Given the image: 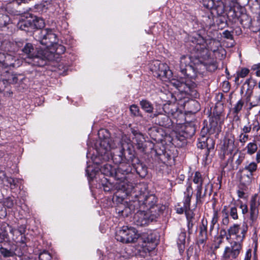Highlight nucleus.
<instances>
[{
	"mask_svg": "<svg viewBox=\"0 0 260 260\" xmlns=\"http://www.w3.org/2000/svg\"><path fill=\"white\" fill-rule=\"evenodd\" d=\"M252 255V249L249 248L247 250L244 260H251Z\"/></svg>",
	"mask_w": 260,
	"mask_h": 260,
	"instance_id": "obj_51",
	"label": "nucleus"
},
{
	"mask_svg": "<svg viewBox=\"0 0 260 260\" xmlns=\"http://www.w3.org/2000/svg\"><path fill=\"white\" fill-rule=\"evenodd\" d=\"M256 152V154L255 157V160L256 161V163L258 164L260 162V149H257Z\"/></svg>",
	"mask_w": 260,
	"mask_h": 260,
	"instance_id": "obj_56",
	"label": "nucleus"
},
{
	"mask_svg": "<svg viewBox=\"0 0 260 260\" xmlns=\"http://www.w3.org/2000/svg\"><path fill=\"white\" fill-rule=\"evenodd\" d=\"M209 141H212L211 139L207 138L205 137H202L198 139V143L197 146L198 148L201 149H204L207 147V149H209V147L207 143Z\"/></svg>",
	"mask_w": 260,
	"mask_h": 260,
	"instance_id": "obj_32",
	"label": "nucleus"
},
{
	"mask_svg": "<svg viewBox=\"0 0 260 260\" xmlns=\"http://www.w3.org/2000/svg\"><path fill=\"white\" fill-rule=\"evenodd\" d=\"M66 48L62 45L58 44L55 42L51 47L48 48H44L42 57L45 59L52 60L55 59V55H61L64 53Z\"/></svg>",
	"mask_w": 260,
	"mask_h": 260,
	"instance_id": "obj_12",
	"label": "nucleus"
},
{
	"mask_svg": "<svg viewBox=\"0 0 260 260\" xmlns=\"http://www.w3.org/2000/svg\"><path fill=\"white\" fill-rule=\"evenodd\" d=\"M4 84V80H0V92L2 90L3 84Z\"/></svg>",
	"mask_w": 260,
	"mask_h": 260,
	"instance_id": "obj_62",
	"label": "nucleus"
},
{
	"mask_svg": "<svg viewBox=\"0 0 260 260\" xmlns=\"http://www.w3.org/2000/svg\"><path fill=\"white\" fill-rule=\"evenodd\" d=\"M223 243V241L221 240V238H215L213 246L214 249H217L220 247V245Z\"/></svg>",
	"mask_w": 260,
	"mask_h": 260,
	"instance_id": "obj_44",
	"label": "nucleus"
},
{
	"mask_svg": "<svg viewBox=\"0 0 260 260\" xmlns=\"http://www.w3.org/2000/svg\"><path fill=\"white\" fill-rule=\"evenodd\" d=\"M202 4L204 7L208 9H215L218 14H222L224 11V7L222 3H219L217 6L215 5L213 0H202Z\"/></svg>",
	"mask_w": 260,
	"mask_h": 260,
	"instance_id": "obj_19",
	"label": "nucleus"
},
{
	"mask_svg": "<svg viewBox=\"0 0 260 260\" xmlns=\"http://www.w3.org/2000/svg\"><path fill=\"white\" fill-rule=\"evenodd\" d=\"M218 219V215L217 211H214L211 223L215 225L217 222Z\"/></svg>",
	"mask_w": 260,
	"mask_h": 260,
	"instance_id": "obj_49",
	"label": "nucleus"
},
{
	"mask_svg": "<svg viewBox=\"0 0 260 260\" xmlns=\"http://www.w3.org/2000/svg\"><path fill=\"white\" fill-rule=\"evenodd\" d=\"M32 28L41 29L45 26V21L43 19L40 17L32 18Z\"/></svg>",
	"mask_w": 260,
	"mask_h": 260,
	"instance_id": "obj_30",
	"label": "nucleus"
},
{
	"mask_svg": "<svg viewBox=\"0 0 260 260\" xmlns=\"http://www.w3.org/2000/svg\"><path fill=\"white\" fill-rule=\"evenodd\" d=\"M104 190L105 191H110L111 190V187L109 186L108 185H104Z\"/></svg>",
	"mask_w": 260,
	"mask_h": 260,
	"instance_id": "obj_59",
	"label": "nucleus"
},
{
	"mask_svg": "<svg viewBox=\"0 0 260 260\" xmlns=\"http://www.w3.org/2000/svg\"><path fill=\"white\" fill-rule=\"evenodd\" d=\"M4 205L7 208H11L14 205L13 201L10 198H7L4 202Z\"/></svg>",
	"mask_w": 260,
	"mask_h": 260,
	"instance_id": "obj_46",
	"label": "nucleus"
},
{
	"mask_svg": "<svg viewBox=\"0 0 260 260\" xmlns=\"http://www.w3.org/2000/svg\"><path fill=\"white\" fill-rule=\"evenodd\" d=\"M172 158V156L166 152H165L163 155L161 156V159L164 161L165 163H168L169 161Z\"/></svg>",
	"mask_w": 260,
	"mask_h": 260,
	"instance_id": "obj_47",
	"label": "nucleus"
},
{
	"mask_svg": "<svg viewBox=\"0 0 260 260\" xmlns=\"http://www.w3.org/2000/svg\"><path fill=\"white\" fill-rule=\"evenodd\" d=\"M252 69L256 71L255 74L257 76L260 77V63L254 64L252 67Z\"/></svg>",
	"mask_w": 260,
	"mask_h": 260,
	"instance_id": "obj_50",
	"label": "nucleus"
},
{
	"mask_svg": "<svg viewBox=\"0 0 260 260\" xmlns=\"http://www.w3.org/2000/svg\"><path fill=\"white\" fill-rule=\"evenodd\" d=\"M44 51V49L39 50L37 53L35 54V49L32 44L28 43H26L22 51L26 55L27 57L30 61L27 62L34 66H41L44 64V58L42 57V54Z\"/></svg>",
	"mask_w": 260,
	"mask_h": 260,
	"instance_id": "obj_10",
	"label": "nucleus"
},
{
	"mask_svg": "<svg viewBox=\"0 0 260 260\" xmlns=\"http://www.w3.org/2000/svg\"><path fill=\"white\" fill-rule=\"evenodd\" d=\"M196 200L197 202H201L202 199L204 198L206 195V189H205V192L204 193L202 192L203 190V186H196Z\"/></svg>",
	"mask_w": 260,
	"mask_h": 260,
	"instance_id": "obj_33",
	"label": "nucleus"
},
{
	"mask_svg": "<svg viewBox=\"0 0 260 260\" xmlns=\"http://www.w3.org/2000/svg\"><path fill=\"white\" fill-rule=\"evenodd\" d=\"M141 108L146 112L148 113H152L153 106L152 103L147 100H142L140 102Z\"/></svg>",
	"mask_w": 260,
	"mask_h": 260,
	"instance_id": "obj_26",
	"label": "nucleus"
},
{
	"mask_svg": "<svg viewBox=\"0 0 260 260\" xmlns=\"http://www.w3.org/2000/svg\"><path fill=\"white\" fill-rule=\"evenodd\" d=\"M240 208L242 210V213L243 214H245L248 212V207L246 204L241 203L240 206Z\"/></svg>",
	"mask_w": 260,
	"mask_h": 260,
	"instance_id": "obj_52",
	"label": "nucleus"
},
{
	"mask_svg": "<svg viewBox=\"0 0 260 260\" xmlns=\"http://www.w3.org/2000/svg\"><path fill=\"white\" fill-rule=\"evenodd\" d=\"M9 224H3L0 228V243L9 238L8 233Z\"/></svg>",
	"mask_w": 260,
	"mask_h": 260,
	"instance_id": "obj_27",
	"label": "nucleus"
},
{
	"mask_svg": "<svg viewBox=\"0 0 260 260\" xmlns=\"http://www.w3.org/2000/svg\"><path fill=\"white\" fill-rule=\"evenodd\" d=\"M38 39L40 43L45 46V48L51 47L57 40L56 35L49 28L40 30L38 34Z\"/></svg>",
	"mask_w": 260,
	"mask_h": 260,
	"instance_id": "obj_13",
	"label": "nucleus"
},
{
	"mask_svg": "<svg viewBox=\"0 0 260 260\" xmlns=\"http://www.w3.org/2000/svg\"><path fill=\"white\" fill-rule=\"evenodd\" d=\"M17 25L21 30L28 31V28H32V17L26 19L22 18L19 21Z\"/></svg>",
	"mask_w": 260,
	"mask_h": 260,
	"instance_id": "obj_24",
	"label": "nucleus"
},
{
	"mask_svg": "<svg viewBox=\"0 0 260 260\" xmlns=\"http://www.w3.org/2000/svg\"><path fill=\"white\" fill-rule=\"evenodd\" d=\"M204 178L203 177L202 174L199 172H196L193 177V182L197 185V186H203Z\"/></svg>",
	"mask_w": 260,
	"mask_h": 260,
	"instance_id": "obj_31",
	"label": "nucleus"
},
{
	"mask_svg": "<svg viewBox=\"0 0 260 260\" xmlns=\"http://www.w3.org/2000/svg\"><path fill=\"white\" fill-rule=\"evenodd\" d=\"M133 134L134 135V137H133V140H131L130 138L126 136V135H123L122 136V138L121 139H120L118 138H115L114 139L111 138L112 139L111 143L112 145H114L115 144L116 147L117 148H119L121 147V146L123 144V141L122 139L124 137H127L130 141L131 146L129 147V148L132 152H133L134 155H135L134 151L133 150V148L136 147V148L142 151H143L144 150V142H145V138H144V136L140 133L136 132V131H133ZM136 159H137L138 160H135L134 161V165H135V163H137L138 165L139 164L138 163L139 161L138 159L135 156Z\"/></svg>",
	"mask_w": 260,
	"mask_h": 260,
	"instance_id": "obj_6",
	"label": "nucleus"
},
{
	"mask_svg": "<svg viewBox=\"0 0 260 260\" xmlns=\"http://www.w3.org/2000/svg\"><path fill=\"white\" fill-rule=\"evenodd\" d=\"M151 70L158 78L162 81L169 82L171 83L172 72L170 70L167 64L161 63L159 61H154L150 67Z\"/></svg>",
	"mask_w": 260,
	"mask_h": 260,
	"instance_id": "obj_8",
	"label": "nucleus"
},
{
	"mask_svg": "<svg viewBox=\"0 0 260 260\" xmlns=\"http://www.w3.org/2000/svg\"><path fill=\"white\" fill-rule=\"evenodd\" d=\"M222 223L225 225H227L229 223V218L227 213H225L224 217H223Z\"/></svg>",
	"mask_w": 260,
	"mask_h": 260,
	"instance_id": "obj_54",
	"label": "nucleus"
},
{
	"mask_svg": "<svg viewBox=\"0 0 260 260\" xmlns=\"http://www.w3.org/2000/svg\"><path fill=\"white\" fill-rule=\"evenodd\" d=\"M183 212H185V209L184 208V206L181 208H178L177 209V212L179 214H182L183 213Z\"/></svg>",
	"mask_w": 260,
	"mask_h": 260,
	"instance_id": "obj_57",
	"label": "nucleus"
},
{
	"mask_svg": "<svg viewBox=\"0 0 260 260\" xmlns=\"http://www.w3.org/2000/svg\"><path fill=\"white\" fill-rule=\"evenodd\" d=\"M230 214L231 217L234 220L238 219L237 209L236 207H232L230 209Z\"/></svg>",
	"mask_w": 260,
	"mask_h": 260,
	"instance_id": "obj_43",
	"label": "nucleus"
},
{
	"mask_svg": "<svg viewBox=\"0 0 260 260\" xmlns=\"http://www.w3.org/2000/svg\"><path fill=\"white\" fill-rule=\"evenodd\" d=\"M7 181L11 185L15 186L18 182V180L17 179L10 177L7 179Z\"/></svg>",
	"mask_w": 260,
	"mask_h": 260,
	"instance_id": "obj_53",
	"label": "nucleus"
},
{
	"mask_svg": "<svg viewBox=\"0 0 260 260\" xmlns=\"http://www.w3.org/2000/svg\"><path fill=\"white\" fill-rule=\"evenodd\" d=\"M253 130H255L257 133V136L260 137V124H258L253 127Z\"/></svg>",
	"mask_w": 260,
	"mask_h": 260,
	"instance_id": "obj_55",
	"label": "nucleus"
},
{
	"mask_svg": "<svg viewBox=\"0 0 260 260\" xmlns=\"http://www.w3.org/2000/svg\"><path fill=\"white\" fill-rule=\"evenodd\" d=\"M223 37L227 39L233 40V35L232 34V32L229 30H224L223 32Z\"/></svg>",
	"mask_w": 260,
	"mask_h": 260,
	"instance_id": "obj_45",
	"label": "nucleus"
},
{
	"mask_svg": "<svg viewBox=\"0 0 260 260\" xmlns=\"http://www.w3.org/2000/svg\"><path fill=\"white\" fill-rule=\"evenodd\" d=\"M214 224H212L211 223L210 227V232H211L213 230Z\"/></svg>",
	"mask_w": 260,
	"mask_h": 260,
	"instance_id": "obj_63",
	"label": "nucleus"
},
{
	"mask_svg": "<svg viewBox=\"0 0 260 260\" xmlns=\"http://www.w3.org/2000/svg\"><path fill=\"white\" fill-rule=\"evenodd\" d=\"M25 250H21L20 251H17L16 248H12L8 249L6 248L1 247L0 252L1 254L5 257H12L14 255L18 256H21L23 254Z\"/></svg>",
	"mask_w": 260,
	"mask_h": 260,
	"instance_id": "obj_20",
	"label": "nucleus"
},
{
	"mask_svg": "<svg viewBox=\"0 0 260 260\" xmlns=\"http://www.w3.org/2000/svg\"><path fill=\"white\" fill-rule=\"evenodd\" d=\"M134 188L133 189L131 193H128L127 195L134 193L136 192L137 190H140V193L134 194V196L138 198L139 200L143 201L144 204L146 206H149L150 208H152L157 202V199L155 196L153 194H150L148 196L145 195V191L146 189V185L144 183L136 184L135 179H134Z\"/></svg>",
	"mask_w": 260,
	"mask_h": 260,
	"instance_id": "obj_9",
	"label": "nucleus"
},
{
	"mask_svg": "<svg viewBox=\"0 0 260 260\" xmlns=\"http://www.w3.org/2000/svg\"><path fill=\"white\" fill-rule=\"evenodd\" d=\"M206 67L201 62L187 66V68L181 70L180 72L184 77L179 79H173L171 81V84L175 87L181 93L189 95L196 98L198 95L195 89L196 84L194 80L199 74V69L201 67Z\"/></svg>",
	"mask_w": 260,
	"mask_h": 260,
	"instance_id": "obj_3",
	"label": "nucleus"
},
{
	"mask_svg": "<svg viewBox=\"0 0 260 260\" xmlns=\"http://www.w3.org/2000/svg\"><path fill=\"white\" fill-rule=\"evenodd\" d=\"M23 79V76L20 74H9L6 80L10 84H15L22 81Z\"/></svg>",
	"mask_w": 260,
	"mask_h": 260,
	"instance_id": "obj_28",
	"label": "nucleus"
},
{
	"mask_svg": "<svg viewBox=\"0 0 260 260\" xmlns=\"http://www.w3.org/2000/svg\"><path fill=\"white\" fill-rule=\"evenodd\" d=\"M242 179H245L244 181V184L245 185H249L253 180V174L249 173L247 175H244Z\"/></svg>",
	"mask_w": 260,
	"mask_h": 260,
	"instance_id": "obj_38",
	"label": "nucleus"
},
{
	"mask_svg": "<svg viewBox=\"0 0 260 260\" xmlns=\"http://www.w3.org/2000/svg\"><path fill=\"white\" fill-rule=\"evenodd\" d=\"M244 105V101L240 99L239 100L237 103L234 105L233 108V112L236 114H238L240 111L242 110L243 106Z\"/></svg>",
	"mask_w": 260,
	"mask_h": 260,
	"instance_id": "obj_36",
	"label": "nucleus"
},
{
	"mask_svg": "<svg viewBox=\"0 0 260 260\" xmlns=\"http://www.w3.org/2000/svg\"><path fill=\"white\" fill-rule=\"evenodd\" d=\"M20 61L16 60L12 55L0 52V72L11 67H18L20 66Z\"/></svg>",
	"mask_w": 260,
	"mask_h": 260,
	"instance_id": "obj_15",
	"label": "nucleus"
},
{
	"mask_svg": "<svg viewBox=\"0 0 260 260\" xmlns=\"http://www.w3.org/2000/svg\"><path fill=\"white\" fill-rule=\"evenodd\" d=\"M131 114L135 116H137L140 115V110L138 106L136 105H132L129 108Z\"/></svg>",
	"mask_w": 260,
	"mask_h": 260,
	"instance_id": "obj_40",
	"label": "nucleus"
},
{
	"mask_svg": "<svg viewBox=\"0 0 260 260\" xmlns=\"http://www.w3.org/2000/svg\"><path fill=\"white\" fill-rule=\"evenodd\" d=\"M191 218H192V216H190V215L189 214V218L188 219H187L188 221V228H190V227H192V225H193V223L191 222Z\"/></svg>",
	"mask_w": 260,
	"mask_h": 260,
	"instance_id": "obj_58",
	"label": "nucleus"
},
{
	"mask_svg": "<svg viewBox=\"0 0 260 260\" xmlns=\"http://www.w3.org/2000/svg\"><path fill=\"white\" fill-rule=\"evenodd\" d=\"M193 193V189L191 186V183H187V187L184 192V199L183 201V206L185 209V213L186 218L188 219L190 211V201Z\"/></svg>",
	"mask_w": 260,
	"mask_h": 260,
	"instance_id": "obj_17",
	"label": "nucleus"
},
{
	"mask_svg": "<svg viewBox=\"0 0 260 260\" xmlns=\"http://www.w3.org/2000/svg\"><path fill=\"white\" fill-rule=\"evenodd\" d=\"M221 260H234V259H228V258L221 257Z\"/></svg>",
	"mask_w": 260,
	"mask_h": 260,
	"instance_id": "obj_64",
	"label": "nucleus"
},
{
	"mask_svg": "<svg viewBox=\"0 0 260 260\" xmlns=\"http://www.w3.org/2000/svg\"><path fill=\"white\" fill-rule=\"evenodd\" d=\"M207 222L206 224L202 222V225L200 228V233L198 237V244H203L205 243L207 240Z\"/></svg>",
	"mask_w": 260,
	"mask_h": 260,
	"instance_id": "obj_23",
	"label": "nucleus"
},
{
	"mask_svg": "<svg viewBox=\"0 0 260 260\" xmlns=\"http://www.w3.org/2000/svg\"><path fill=\"white\" fill-rule=\"evenodd\" d=\"M248 232V226L246 224L234 223L227 230L226 239L232 242L243 244Z\"/></svg>",
	"mask_w": 260,
	"mask_h": 260,
	"instance_id": "obj_7",
	"label": "nucleus"
},
{
	"mask_svg": "<svg viewBox=\"0 0 260 260\" xmlns=\"http://www.w3.org/2000/svg\"><path fill=\"white\" fill-rule=\"evenodd\" d=\"M236 148L235 138L232 134L226 136L223 142V149L225 153H231Z\"/></svg>",
	"mask_w": 260,
	"mask_h": 260,
	"instance_id": "obj_18",
	"label": "nucleus"
},
{
	"mask_svg": "<svg viewBox=\"0 0 260 260\" xmlns=\"http://www.w3.org/2000/svg\"><path fill=\"white\" fill-rule=\"evenodd\" d=\"M10 23L9 16L7 14L0 13V27H5Z\"/></svg>",
	"mask_w": 260,
	"mask_h": 260,
	"instance_id": "obj_34",
	"label": "nucleus"
},
{
	"mask_svg": "<svg viewBox=\"0 0 260 260\" xmlns=\"http://www.w3.org/2000/svg\"><path fill=\"white\" fill-rule=\"evenodd\" d=\"M260 106V94L254 95L251 98L249 103V109H251L253 107Z\"/></svg>",
	"mask_w": 260,
	"mask_h": 260,
	"instance_id": "obj_35",
	"label": "nucleus"
},
{
	"mask_svg": "<svg viewBox=\"0 0 260 260\" xmlns=\"http://www.w3.org/2000/svg\"><path fill=\"white\" fill-rule=\"evenodd\" d=\"M229 242L230 246H227L224 248L221 257L235 259L240 254L242 249L243 244L230 241Z\"/></svg>",
	"mask_w": 260,
	"mask_h": 260,
	"instance_id": "obj_14",
	"label": "nucleus"
},
{
	"mask_svg": "<svg viewBox=\"0 0 260 260\" xmlns=\"http://www.w3.org/2000/svg\"><path fill=\"white\" fill-rule=\"evenodd\" d=\"M256 44L257 46L260 47V34L256 39Z\"/></svg>",
	"mask_w": 260,
	"mask_h": 260,
	"instance_id": "obj_60",
	"label": "nucleus"
},
{
	"mask_svg": "<svg viewBox=\"0 0 260 260\" xmlns=\"http://www.w3.org/2000/svg\"><path fill=\"white\" fill-rule=\"evenodd\" d=\"M141 241V246L145 252L152 251L156 246V238L152 234L143 233L141 236L134 227L123 226L115 233V239L123 244L134 243L138 239Z\"/></svg>",
	"mask_w": 260,
	"mask_h": 260,
	"instance_id": "obj_2",
	"label": "nucleus"
},
{
	"mask_svg": "<svg viewBox=\"0 0 260 260\" xmlns=\"http://www.w3.org/2000/svg\"><path fill=\"white\" fill-rule=\"evenodd\" d=\"M153 117H157V120H156V122H157L159 125L166 127H169L171 125V120L169 116L166 114L154 113Z\"/></svg>",
	"mask_w": 260,
	"mask_h": 260,
	"instance_id": "obj_22",
	"label": "nucleus"
},
{
	"mask_svg": "<svg viewBox=\"0 0 260 260\" xmlns=\"http://www.w3.org/2000/svg\"><path fill=\"white\" fill-rule=\"evenodd\" d=\"M260 206V194L255 193L250 200V219L255 222L259 214L258 207Z\"/></svg>",
	"mask_w": 260,
	"mask_h": 260,
	"instance_id": "obj_16",
	"label": "nucleus"
},
{
	"mask_svg": "<svg viewBox=\"0 0 260 260\" xmlns=\"http://www.w3.org/2000/svg\"><path fill=\"white\" fill-rule=\"evenodd\" d=\"M1 47V49L4 51V53H5L6 54H7V53H6L5 52H7V51L10 52H14L16 51V49H15L16 44L13 43H11L10 41H6V40L3 41L2 43ZM7 54H8V53H7ZM8 54H9L8 53ZM10 54L12 55L13 57H14L16 60H19L21 61L20 65L22 64L23 61L22 59L16 58V57L14 56L13 55L11 54Z\"/></svg>",
	"mask_w": 260,
	"mask_h": 260,
	"instance_id": "obj_21",
	"label": "nucleus"
},
{
	"mask_svg": "<svg viewBox=\"0 0 260 260\" xmlns=\"http://www.w3.org/2000/svg\"><path fill=\"white\" fill-rule=\"evenodd\" d=\"M189 40L194 44L198 50H201L203 53L207 54L208 50H210L214 53L223 51L220 42L214 39L205 40L198 34H193L189 37Z\"/></svg>",
	"mask_w": 260,
	"mask_h": 260,
	"instance_id": "obj_4",
	"label": "nucleus"
},
{
	"mask_svg": "<svg viewBox=\"0 0 260 260\" xmlns=\"http://www.w3.org/2000/svg\"><path fill=\"white\" fill-rule=\"evenodd\" d=\"M202 56L201 54L200 55L198 54L194 58H193L189 55H182L180 60V71L187 68V66L196 65L199 62H201V64L203 63L206 67V69L210 72L214 71L217 69L218 66L215 60L209 57L208 55L205 58L202 57Z\"/></svg>",
	"mask_w": 260,
	"mask_h": 260,
	"instance_id": "obj_5",
	"label": "nucleus"
},
{
	"mask_svg": "<svg viewBox=\"0 0 260 260\" xmlns=\"http://www.w3.org/2000/svg\"><path fill=\"white\" fill-rule=\"evenodd\" d=\"M239 141L242 145L245 144L249 140V136L248 134L240 133L239 137Z\"/></svg>",
	"mask_w": 260,
	"mask_h": 260,
	"instance_id": "obj_39",
	"label": "nucleus"
},
{
	"mask_svg": "<svg viewBox=\"0 0 260 260\" xmlns=\"http://www.w3.org/2000/svg\"><path fill=\"white\" fill-rule=\"evenodd\" d=\"M249 70L247 68H243L240 71L237 72V78H244L249 73Z\"/></svg>",
	"mask_w": 260,
	"mask_h": 260,
	"instance_id": "obj_41",
	"label": "nucleus"
},
{
	"mask_svg": "<svg viewBox=\"0 0 260 260\" xmlns=\"http://www.w3.org/2000/svg\"><path fill=\"white\" fill-rule=\"evenodd\" d=\"M242 161V159L239 158L238 159H237L236 160V164H237L238 165H239L240 164H241Z\"/></svg>",
	"mask_w": 260,
	"mask_h": 260,
	"instance_id": "obj_61",
	"label": "nucleus"
},
{
	"mask_svg": "<svg viewBox=\"0 0 260 260\" xmlns=\"http://www.w3.org/2000/svg\"><path fill=\"white\" fill-rule=\"evenodd\" d=\"M251 125L249 124L246 125H244L242 128L241 133L246 134H248L251 132Z\"/></svg>",
	"mask_w": 260,
	"mask_h": 260,
	"instance_id": "obj_48",
	"label": "nucleus"
},
{
	"mask_svg": "<svg viewBox=\"0 0 260 260\" xmlns=\"http://www.w3.org/2000/svg\"><path fill=\"white\" fill-rule=\"evenodd\" d=\"M185 239H186V233L185 232H181L177 239V245L178 246V248L180 250L183 251L184 249V245L185 243Z\"/></svg>",
	"mask_w": 260,
	"mask_h": 260,
	"instance_id": "obj_29",
	"label": "nucleus"
},
{
	"mask_svg": "<svg viewBox=\"0 0 260 260\" xmlns=\"http://www.w3.org/2000/svg\"><path fill=\"white\" fill-rule=\"evenodd\" d=\"M100 141L96 145V152L98 155L90 156L88 151L87 157H90L93 165V167L87 162V167L86 173L92 179L99 171L108 176H112L117 180L116 188L121 190L126 194L131 193L134 188V175L131 174L132 166L141 176L145 175L147 168L142 164L134 166V161L138 160L131 151L129 147V140L126 137L123 139V144L119 148L112 145L110 134L106 129H101L98 132Z\"/></svg>",
	"mask_w": 260,
	"mask_h": 260,
	"instance_id": "obj_1",
	"label": "nucleus"
},
{
	"mask_svg": "<svg viewBox=\"0 0 260 260\" xmlns=\"http://www.w3.org/2000/svg\"><path fill=\"white\" fill-rule=\"evenodd\" d=\"M51 256L50 254L46 251H44L39 254V260H50Z\"/></svg>",
	"mask_w": 260,
	"mask_h": 260,
	"instance_id": "obj_42",
	"label": "nucleus"
},
{
	"mask_svg": "<svg viewBox=\"0 0 260 260\" xmlns=\"http://www.w3.org/2000/svg\"><path fill=\"white\" fill-rule=\"evenodd\" d=\"M8 230L12 235V240L17 244H19L23 250H25L26 247L27 239L25 235L26 226L22 224L18 226L17 229L13 228L9 225Z\"/></svg>",
	"mask_w": 260,
	"mask_h": 260,
	"instance_id": "obj_11",
	"label": "nucleus"
},
{
	"mask_svg": "<svg viewBox=\"0 0 260 260\" xmlns=\"http://www.w3.org/2000/svg\"><path fill=\"white\" fill-rule=\"evenodd\" d=\"M258 149V144L255 140L247 143L245 147L246 153L249 155L254 154Z\"/></svg>",
	"mask_w": 260,
	"mask_h": 260,
	"instance_id": "obj_25",
	"label": "nucleus"
},
{
	"mask_svg": "<svg viewBox=\"0 0 260 260\" xmlns=\"http://www.w3.org/2000/svg\"><path fill=\"white\" fill-rule=\"evenodd\" d=\"M256 162H251L248 165L244 167V170L248 171L249 173L253 174V172L256 171L257 165Z\"/></svg>",
	"mask_w": 260,
	"mask_h": 260,
	"instance_id": "obj_37",
	"label": "nucleus"
}]
</instances>
